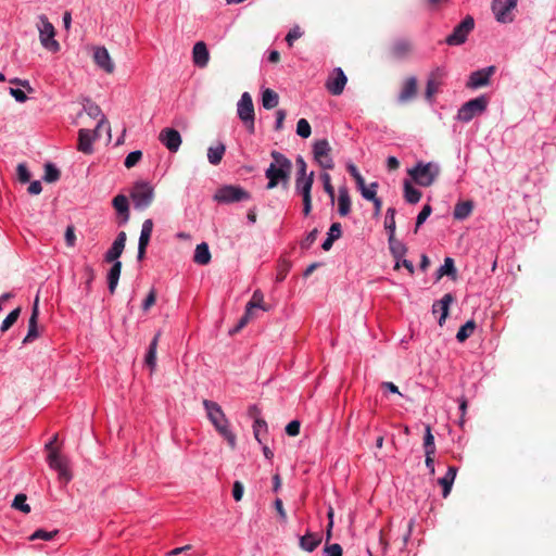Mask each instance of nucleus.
I'll list each match as a JSON object with an SVG mask.
<instances>
[{
    "mask_svg": "<svg viewBox=\"0 0 556 556\" xmlns=\"http://www.w3.org/2000/svg\"><path fill=\"white\" fill-rule=\"evenodd\" d=\"M454 301V296L451 293H446L442 296L441 300L435 301L432 304V313L440 314L439 324L441 325L448 315V306Z\"/></svg>",
    "mask_w": 556,
    "mask_h": 556,
    "instance_id": "5701e85b",
    "label": "nucleus"
},
{
    "mask_svg": "<svg viewBox=\"0 0 556 556\" xmlns=\"http://www.w3.org/2000/svg\"><path fill=\"white\" fill-rule=\"evenodd\" d=\"M254 308H261L264 312L268 311V307L264 305V294L260 289L253 292L251 300L247 303L245 306L248 313H252Z\"/></svg>",
    "mask_w": 556,
    "mask_h": 556,
    "instance_id": "e433bc0d",
    "label": "nucleus"
},
{
    "mask_svg": "<svg viewBox=\"0 0 556 556\" xmlns=\"http://www.w3.org/2000/svg\"><path fill=\"white\" fill-rule=\"evenodd\" d=\"M407 174L420 187H430L440 175V166L435 162L418 161L407 169Z\"/></svg>",
    "mask_w": 556,
    "mask_h": 556,
    "instance_id": "7ed1b4c3",
    "label": "nucleus"
},
{
    "mask_svg": "<svg viewBox=\"0 0 556 556\" xmlns=\"http://www.w3.org/2000/svg\"><path fill=\"white\" fill-rule=\"evenodd\" d=\"M317 236H318V229L317 228H314L313 230H311L306 235V237L300 242L301 249L308 250L313 245V243L315 242Z\"/></svg>",
    "mask_w": 556,
    "mask_h": 556,
    "instance_id": "4d7b16f0",
    "label": "nucleus"
},
{
    "mask_svg": "<svg viewBox=\"0 0 556 556\" xmlns=\"http://www.w3.org/2000/svg\"><path fill=\"white\" fill-rule=\"evenodd\" d=\"M130 197L135 208L146 210L153 201L154 190L149 182L139 181L134 186Z\"/></svg>",
    "mask_w": 556,
    "mask_h": 556,
    "instance_id": "1a4fd4ad",
    "label": "nucleus"
},
{
    "mask_svg": "<svg viewBox=\"0 0 556 556\" xmlns=\"http://www.w3.org/2000/svg\"><path fill=\"white\" fill-rule=\"evenodd\" d=\"M153 231V220L148 218L143 222L140 237L138 241V253H137V260L142 261L144 258L147 248L149 245L151 235Z\"/></svg>",
    "mask_w": 556,
    "mask_h": 556,
    "instance_id": "a211bd4d",
    "label": "nucleus"
},
{
    "mask_svg": "<svg viewBox=\"0 0 556 556\" xmlns=\"http://www.w3.org/2000/svg\"><path fill=\"white\" fill-rule=\"evenodd\" d=\"M37 319H38V296L35 300L31 315L28 320V332L23 339L24 344L31 343V341L38 337V327H37Z\"/></svg>",
    "mask_w": 556,
    "mask_h": 556,
    "instance_id": "393cba45",
    "label": "nucleus"
},
{
    "mask_svg": "<svg viewBox=\"0 0 556 556\" xmlns=\"http://www.w3.org/2000/svg\"><path fill=\"white\" fill-rule=\"evenodd\" d=\"M39 22L40 25L38 26V30L40 43L45 49L51 52H58L60 50V43L54 39V26L45 14L39 16Z\"/></svg>",
    "mask_w": 556,
    "mask_h": 556,
    "instance_id": "6e6552de",
    "label": "nucleus"
},
{
    "mask_svg": "<svg viewBox=\"0 0 556 556\" xmlns=\"http://www.w3.org/2000/svg\"><path fill=\"white\" fill-rule=\"evenodd\" d=\"M26 495L23 493L17 494L12 503V507L23 511L24 514L30 513V506L26 503Z\"/></svg>",
    "mask_w": 556,
    "mask_h": 556,
    "instance_id": "de8ad7c7",
    "label": "nucleus"
},
{
    "mask_svg": "<svg viewBox=\"0 0 556 556\" xmlns=\"http://www.w3.org/2000/svg\"><path fill=\"white\" fill-rule=\"evenodd\" d=\"M432 212V207L431 205L429 204H426L421 211L419 212V214L417 215V218H416V228H415V232L417 231V229L427 220V218L430 216Z\"/></svg>",
    "mask_w": 556,
    "mask_h": 556,
    "instance_id": "13d9d810",
    "label": "nucleus"
},
{
    "mask_svg": "<svg viewBox=\"0 0 556 556\" xmlns=\"http://www.w3.org/2000/svg\"><path fill=\"white\" fill-rule=\"evenodd\" d=\"M440 86L441 85L433 83L432 80H427L425 97L429 103L433 102L434 96L438 93Z\"/></svg>",
    "mask_w": 556,
    "mask_h": 556,
    "instance_id": "864d4df0",
    "label": "nucleus"
},
{
    "mask_svg": "<svg viewBox=\"0 0 556 556\" xmlns=\"http://www.w3.org/2000/svg\"><path fill=\"white\" fill-rule=\"evenodd\" d=\"M330 151L331 148L327 139H319L313 143L314 160L324 169H332L334 167Z\"/></svg>",
    "mask_w": 556,
    "mask_h": 556,
    "instance_id": "9b49d317",
    "label": "nucleus"
},
{
    "mask_svg": "<svg viewBox=\"0 0 556 556\" xmlns=\"http://www.w3.org/2000/svg\"><path fill=\"white\" fill-rule=\"evenodd\" d=\"M208 420L213 424L216 431L227 441L230 448L236 447V434L230 430L229 420L227 419L220 405L210 400L202 402Z\"/></svg>",
    "mask_w": 556,
    "mask_h": 556,
    "instance_id": "f03ea898",
    "label": "nucleus"
},
{
    "mask_svg": "<svg viewBox=\"0 0 556 556\" xmlns=\"http://www.w3.org/2000/svg\"><path fill=\"white\" fill-rule=\"evenodd\" d=\"M144 363L150 368V370L152 372L156 365L155 350H148V353L146 354V357H144Z\"/></svg>",
    "mask_w": 556,
    "mask_h": 556,
    "instance_id": "69168bd1",
    "label": "nucleus"
},
{
    "mask_svg": "<svg viewBox=\"0 0 556 556\" xmlns=\"http://www.w3.org/2000/svg\"><path fill=\"white\" fill-rule=\"evenodd\" d=\"M395 208L389 207L386 213L384 228L388 232V238L395 237Z\"/></svg>",
    "mask_w": 556,
    "mask_h": 556,
    "instance_id": "ea45409f",
    "label": "nucleus"
},
{
    "mask_svg": "<svg viewBox=\"0 0 556 556\" xmlns=\"http://www.w3.org/2000/svg\"><path fill=\"white\" fill-rule=\"evenodd\" d=\"M421 192L409 180L404 181V199L410 204H416L421 199Z\"/></svg>",
    "mask_w": 556,
    "mask_h": 556,
    "instance_id": "c9c22d12",
    "label": "nucleus"
},
{
    "mask_svg": "<svg viewBox=\"0 0 556 556\" xmlns=\"http://www.w3.org/2000/svg\"><path fill=\"white\" fill-rule=\"evenodd\" d=\"M456 473H457V468L455 466H450L447 468L445 476L438 480L439 484L442 485V488H443L442 495L444 498H446L451 493L452 485L456 478Z\"/></svg>",
    "mask_w": 556,
    "mask_h": 556,
    "instance_id": "7c9ffc66",
    "label": "nucleus"
},
{
    "mask_svg": "<svg viewBox=\"0 0 556 556\" xmlns=\"http://www.w3.org/2000/svg\"><path fill=\"white\" fill-rule=\"evenodd\" d=\"M192 60L195 66L203 68L210 61V53L203 41H198L192 49Z\"/></svg>",
    "mask_w": 556,
    "mask_h": 556,
    "instance_id": "4be33fe9",
    "label": "nucleus"
},
{
    "mask_svg": "<svg viewBox=\"0 0 556 556\" xmlns=\"http://www.w3.org/2000/svg\"><path fill=\"white\" fill-rule=\"evenodd\" d=\"M83 110L91 118H93V119L99 118L97 126H96L97 129H100L103 126H106V130L110 132L111 128H110L109 122H108L105 115L102 113L101 108L97 103L87 99L84 103Z\"/></svg>",
    "mask_w": 556,
    "mask_h": 556,
    "instance_id": "6ab92c4d",
    "label": "nucleus"
},
{
    "mask_svg": "<svg viewBox=\"0 0 556 556\" xmlns=\"http://www.w3.org/2000/svg\"><path fill=\"white\" fill-rule=\"evenodd\" d=\"M122 271V262L116 261L112 263L111 268L108 271L106 280H108V289L111 294H114L118 285V280Z\"/></svg>",
    "mask_w": 556,
    "mask_h": 556,
    "instance_id": "c85d7f7f",
    "label": "nucleus"
},
{
    "mask_svg": "<svg viewBox=\"0 0 556 556\" xmlns=\"http://www.w3.org/2000/svg\"><path fill=\"white\" fill-rule=\"evenodd\" d=\"M296 134H298V136H300L301 138H304V139H306L311 136L312 128H311L309 123L305 118H301L298 121Z\"/></svg>",
    "mask_w": 556,
    "mask_h": 556,
    "instance_id": "8fccbe9b",
    "label": "nucleus"
},
{
    "mask_svg": "<svg viewBox=\"0 0 556 556\" xmlns=\"http://www.w3.org/2000/svg\"><path fill=\"white\" fill-rule=\"evenodd\" d=\"M348 77L343 70L341 67H336L328 76L325 87L332 96H340L343 92Z\"/></svg>",
    "mask_w": 556,
    "mask_h": 556,
    "instance_id": "ddd939ff",
    "label": "nucleus"
},
{
    "mask_svg": "<svg viewBox=\"0 0 556 556\" xmlns=\"http://www.w3.org/2000/svg\"><path fill=\"white\" fill-rule=\"evenodd\" d=\"M93 60L96 64L106 73H113L114 63L111 60L110 53L106 48L98 47L93 52Z\"/></svg>",
    "mask_w": 556,
    "mask_h": 556,
    "instance_id": "412c9836",
    "label": "nucleus"
},
{
    "mask_svg": "<svg viewBox=\"0 0 556 556\" xmlns=\"http://www.w3.org/2000/svg\"><path fill=\"white\" fill-rule=\"evenodd\" d=\"M327 236L330 237L331 239H333L334 241L338 240L339 238H341L342 236V226L340 223H332L328 232H327Z\"/></svg>",
    "mask_w": 556,
    "mask_h": 556,
    "instance_id": "e2e57ef3",
    "label": "nucleus"
},
{
    "mask_svg": "<svg viewBox=\"0 0 556 556\" xmlns=\"http://www.w3.org/2000/svg\"><path fill=\"white\" fill-rule=\"evenodd\" d=\"M141 157H142V152L140 150L132 151L127 154V156L124 161V165L127 168H131L141 160Z\"/></svg>",
    "mask_w": 556,
    "mask_h": 556,
    "instance_id": "6e6d98bb",
    "label": "nucleus"
},
{
    "mask_svg": "<svg viewBox=\"0 0 556 556\" xmlns=\"http://www.w3.org/2000/svg\"><path fill=\"white\" fill-rule=\"evenodd\" d=\"M444 275L452 277L453 279L456 277V268L452 257H445L443 265H441L437 270L438 279L443 277Z\"/></svg>",
    "mask_w": 556,
    "mask_h": 556,
    "instance_id": "4c0bfd02",
    "label": "nucleus"
},
{
    "mask_svg": "<svg viewBox=\"0 0 556 556\" xmlns=\"http://www.w3.org/2000/svg\"><path fill=\"white\" fill-rule=\"evenodd\" d=\"M60 175H61V173L54 164L49 162L45 165V175H43L45 181L55 182L56 180H59Z\"/></svg>",
    "mask_w": 556,
    "mask_h": 556,
    "instance_id": "c03bdc74",
    "label": "nucleus"
},
{
    "mask_svg": "<svg viewBox=\"0 0 556 556\" xmlns=\"http://www.w3.org/2000/svg\"><path fill=\"white\" fill-rule=\"evenodd\" d=\"M302 35H303V31L301 30V28L299 26H294L293 28H291L286 36V41H287L288 46L292 47L293 42L295 40H298L299 38H301Z\"/></svg>",
    "mask_w": 556,
    "mask_h": 556,
    "instance_id": "bf43d9fd",
    "label": "nucleus"
},
{
    "mask_svg": "<svg viewBox=\"0 0 556 556\" xmlns=\"http://www.w3.org/2000/svg\"><path fill=\"white\" fill-rule=\"evenodd\" d=\"M238 117L242 121L250 134L255 130V113L253 100L249 92H243L237 104Z\"/></svg>",
    "mask_w": 556,
    "mask_h": 556,
    "instance_id": "423d86ee",
    "label": "nucleus"
},
{
    "mask_svg": "<svg viewBox=\"0 0 556 556\" xmlns=\"http://www.w3.org/2000/svg\"><path fill=\"white\" fill-rule=\"evenodd\" d=\"M126 239H127V236H126L125 231H121L117 233L112 245L104 253V262L115 263L116 261H119L118 258L121 257V255L125 249Z\"/></svg>",
    "mask_w": 556,
    "mask_h": 556,
    "instance_id": "dca6fc26",
    "label": "nucleus"
},
{
    "mask_svg": "<svg viewBox=\"0 0 556 556\" xmlns=\"http://www.w3.org/2000/svg\"><path fill=\"white\" fill-rule=\"evenodd\" d=\"M517 5V0H493L492 12L497 22L506 24L514 21L513 11Z\"/></svg>",
    "mask_w": 556,
    "mask_h": 556,
    "instance_id": "f8f14e48",
    "label": "nucleus"
},
{
    "mask_svg": "<svg viewBox=\"0 0 556 556\" xmlns=\"http://www.w3.org/2000/svg\"><path fill=\"white\" fill-rule=\"evenodd\" d=\"M476 328V324L473 320L466 321L457 331L456 338L459 342H464L467 338H469Z\"/></svg>",
    "mask_w": 556,
    "mask_h": 556,
    "instance_id": "37998d69",
    "label": "nucleus"
},
{
    "mask_svg": "<svg viewBox=\"0 0 556 556\" xmlns=\"http://www.w3.org/2000/svg\"><path fill=\"white\" fill-rule=\"evenodd\" d=\"M211 252L206 242H201L195 247L193 262L198 265H207L211 262Z\"/></svg>",
    "mask_w": 556,
    "mask_h": 556,
    "instance_id": "2f4dec72",
    "label": "nucleus"
},
{
    "mask_svg": "<svg viewBox=\"0 0 556 556\" xmlns=\"http://www.w3.org/2000/svg\"><path fill=\"white\" fill-rule=\"evenodd\" d=\"M494 72H495V67L492 65L472 72L469 75V78L466 83L467 88L478 89V88L488 86L490 83L491 76L494 74Z\"/></svg>",
    "mask_w": 556,
    "mask_h": 556,
    "instance_id": "4468645a",
    "label": "nucleus"
},
{
    "mask_svg": "<svg viewBox=\"0 0 556 556\" xmlns=\"http://www.w3.org/2000/svg\"><path fill=\"white\" fill-rule=\"evenodd\" d=\"M65 242L68 247H74L76 243V236L74 226H67L65 230Z\"/></svg>",
    "mask_w": 556,
    "mask_h": 556,
    "instance_id": "774afa93",
    "label": "nucleus"
},
{
    "mask_svg": "<svg viewBox=\"0 0 556 556\" xmlns=\"http://www.w3.org/2000/svg\"><path fill=\"white\" fill-rule=\"evenodd\" d=\"M270 156L273 162L265 170V177L268 180L266 189L268 190L276 188L279 184L287 186L292 170V162L281 152L273 150Z\"/></svg>",
    "mask_w": 556,
    "mask_h": 556,
    "instance_id": "f257e3e1",
    "label": "nucleus"
},
{
    "mask_svg": "<svg viewBox=\"0 0 556 556\" xmlns=\"http://www.w3.org/2000/svg\"><path fill=\"white\" fill-rule=\"evenodd\" d=\"M489 99L485 94H481L475 99L465 102L457 111L456 119L463 123L471 122L477 115L485 112Z\"/></svg>",
    "mask_w": 556,
    "mask_h": 556,
    "instance_id": "39448f33",
    "label": "nucleus"
},
{
    "mask_svg": "<svg viewBox=\"0 0 556 556\" xmlns=\"http://www.w3.org/2000/svg\"><path fill=\"white\" fill-rule=\"evenodd\" d=\"M320 180L323 182V187H324V190L325 192L329 195L330 198V201L331 203L334 202V197H336V192H334V188L331 184V177L328 173L324 172L320 174Z\"/></svg>",
    "mask_w": 556,
    "mask_h": 556,
    "instance_id": "49530a36",
    "label": "nucleus"
},
{
    "mask_svg": "<svg viewBox=\"0 0 556 556\" xmlns=\"http://www.w3.org/2000/svg\"><path fill=\"white\" fill-rule=\"evenodd\" d=\"M389 249L392 256L395 260L394 268H400V258H403L407 253V247L402 241L397 240L395 237L388 238Z\"/></svg>",
    "mask_w": 556,
    "mask_h": 556,
    "instance_id": "a878e982",
    "label": "nucleus"
},
{
    "mask_svg": "<svg viewBox=\"0 0 556 556\" xmlns=\"http://www.w3.org/2000/svg\"><path fill=\"white\" fill-rule=\"evenodd\" d=\"M424 447H425V455L426 454H435V444H434V437L431 433V427L428 425L426 427V433L424 437Z\"/></svg>",
    "mask_w": 556,
    "mask_h": 556,
    "instance_id": "a18cd8bd",
    "label": "nucleus"
},
{
    "mask_svg": "<svg viewBox=\"0 0 556 556\" xmlns=\"http://www.w3.org/2000/svg\"><path fill=\"white\" fill-rule=\"evenodd\" d=\"M475 28V20L471 15H467L458 25H456L453 31L445 38V42L448 46H460L466 42L468 35Z\"/></svg>",
    "mask_w": 556,
    "mask_h": 556,
    "instance_id": "9d476101",
    "label": "nucleus"
},
{
    "mask_svg": "<svg viewBox=\"0 0 556 556\" xmlns=\"http://www.w3.org/2000/svg\"><path fill=\"white\" fill-rule=\"evenodd\" d=\"M279 97L271 89H265L262 93V104L266 110L274 109L278 105Z\"/></svg>",
    "mask_w": 556,
    "mask_h": 556,
    "instance_id": "58836bf2",
    "label": "nucleus"
},
{
    "mask_svg": "<svg viewBox=\"0 0 556 556\" xmlns=\"http://www.w3.org/2000/svg\"><path fill=\"white\" fill-rule=\"evenodd\" d=\"M321 542V538L316 533H306L300 538V547L305 552L312 553Z\"/></svg>",
    "mask_w": 556,
    "mask_h": 556,
    "instance_id": "72a5a7b5",
    "label": "nucleus"
},
{
    "mask_svg": "<svg viewBox=\"0 0 556 556\" xmlns=\"http://www.w3.org/2000/svg\"><path fill=\"white\" fill-rule=\"evenodd\" d=\"M160 142L170 152H177L181 146V136L175 128L166 127L159 135Z\"/></svg>",
    "mask_w": 556,
    "mask_h": 556,
    "instance_id": "2eb2a0df",
    "label": "nucleus"
},
{
    "mask_svg": "<svg viewBox=\"0 0 556 556\" xmlns=\"http://www.w3.org/2000/svg\"><path fill=\"white\" fill-rule=\"evenodd\" d=\"M113 207L118 214V225H126L129 220V203L124 194H117L112 201Z\"/></svg>",
    "mask_w": 556,
    "mask_h": 556,
    "instance_id": "aec40b11",
    "label": "nucleus"
},
{
    "mask_svg": "<svg viewBox=\"0 0 556 556\" xmlns=\"http://www.w3.org/2000/svg\"><path fill=\"white\" fill-rule=\"evenodd\" d=\"M99 129L89 130L81 128L78 131V151L85 154H91L93 152V141L99 137Z\"/></svg>",
    "mask_w": 556,
    "mask_h": 556,
    "instance_id": "f3484780",
    "label": "nucleus"
},
{
    "mask_svg": "<svg viewBox=\"0 0 556 556\" xmlns=\"http://www.w3.org/2000/svg\"><path fill=\"white\" fill-rule=\"evenodd\" d=\"M225 151L226 146L222 142L217 143L214 147H210L207 149V161L210 162V164L218 165L223 160Z\"/></svg>",
    "mask_w": 556,
    "mask_h": 556,
    "instance_id": "f704fd0d",
    "label": "nucleus"
},
{
    "mask_svg": "<svg viewBox=\"0 0 556 556\" xmlns=\"http://www.w3.org/2000/svg\"><path fill=\"white\" fill-rule=\"evenodd\" d=\"M296 165V175L295 178L308 177L309 173H307V165L302 155H298L295 159Z\"/></svg>",
    "mask_w": 556,
    "mask_h": 556,
    "instance_id": "603ef678",
    "label": "nucleus"
},
{
    "mask_svg": "<svg viewBox=\"0 0 556 556\" xmlns=\"http://www.w3.org/2000/svg\"><path fill=\"white\" fill-rule=\"evenodd\" d=\"M358 190L362 193V197L365 200L371 201L377 197V188L378 182H371L368 187L365 185V180H363L362 185H357Z\"/></svg>",
    "mask_w": 556,
    "mask_h": 556,
    "instance_id": "a19ab883",
    "label": "nucleus"
},
{
    "mask_svg": "<svg viewBox=\"0 0 556 556\" xmlns=\"http://www.w3.org/2000/svg\"><path fill=\"white\" fill-rule=\"evenodd\" d=\"M251 194L243 189L240 186H233V185H226L220 187L215 195L214 199L218 203H235V202H241V201H248L250 200Z\"/></svg>",
    "mask_w": 556,
    "mask_h": 556,
    "instance_id": "0eeeda50",
    "label": "nucleus"
},
{
    "mask_svg": "<svg viewBox=\"0 0 556 556\" xmlns=\"http://www.w3.org/2000/svg\"><path fill=\"white\" fill-rule=\"evenodd\" d=\"M58 534V531L54 530V531H46V530H42V529H38L36 530L30 536H29V540L30 541H34V540H46V541H50L52 540L55 535Z\"/></svg>",
    "mask_w": 556,
    "mask_h": 556,
    "instance_id": "3c124183",
    "label": "nucleus"
},
{
    "mask_svg": "<svg viewBox=\"0 0 556 556\" xmlns=\"http://www.w3.org/2000/svg\"><path fill=\"white\" fill-rule=\"evenodd\" d=\"M351 197L349 193V189L343 186L339 188V195H338V213L340 216H348L351 212Z\"/></svg>",
    "mask_w": 556,
    "mask_h": 556,
    "instance_id": "cd10ccee",
    "label": "nucleus"
},
{
    "mask_svg": "<svg viewBox=\"0 0 556 556\" xmlns=\"http://www.w3.org/2000/svg\"><path fill=\"white\" fill-rule=\"evenodd\" d=\"M56 440L58 434H54L53 438L46 444V450L49 451L47 460L49 466L58 471L59 479L67 483L72 480L73 476L67 468V459L61 456L58 450L53 447Z\"/></svg>",
    "mask_w": 556,
    "mask_h": 556,
    "instance_id": "20e7f679",
    "label": "nucleus"
},
{
    "mask_svg": "<svg viewBox=\"0 0 556 556\" xmlns=\"http://www.w3.org/2000/svg\"><path fill=\"white\" fill-rule=\"evenodd\" d=\"M473 202L471 200L458 201L453 211V217L457 220L467 219L473 211Z\"/></svg>",
    "mask_w": 556,
    "mask_h": 556,
    "instance_id": "c756f323",
    "label": "nucleus"
},
{
    "mask_svg": "<svg viewBox=\"0 0 556 556\" xmlns=\"http://www.w3.org/2000/svg\"><path fill=\"white\" fill-rule=\"evenodd\" d=\"M17 176L21 182H27L30 180V172L25 164L17 165Z\"/></svg>",
    "mask_w": 556,
    "mask_h": 556,
    "instance_id": "0e129e2a",
    "label": "nucleus"
},
{
    "mask_svg": "<svg viewBox=\"0 0 556 556\" xmlns=\"http://www.w3.org/2000/svg\"><path fill=\"white\" fill-rule=\"evenodd\" d=\"M314 184V172L308 177L295 178V193L302 198L312 197V187Z\"/></svg>",
    "mask_w": 556,
    "mask_h": 556,
    "instance_id": "bb28decb",
    "label": "nucleus"
},
{
    "mask_svg": "<svg viewBox=\"0 0 556 556\" xmlns=\"http://www.w3.org/2000/svg\"><path fill=\"white\" fill-rule=\"evenodd\" d=\"M155 301H156V291L154 288H152L142 302V309L144 312L149 311L151 308V306L154 305Z\"/></svg>",
    "mask_w": 556,
    "mask_h": 556,
    "instance_id": "052dcab7",
    "label": "nucleus"
},
{
    "mask_svg": "<svg viewBox=\"0 0 556 556\" xmlns=\"http://www.w3.org/2000/svg\"><path fill=\"white\" fill-rule=\"evenodd\" d=\"M262 430L267 431V424L264 419L256 418L253 424V432L258 443H262Z\"/></svg>",
    "mask_w": 556,
    "mask_h": 556,
    "instance_id": "5fc2aeb1",
    "label": "nucleus"
},
{
    "mask_svg": "<svg viewBox=\"0 0 556 556\" xmlns=\"http://www.w3.org/2000/svg\"><path fill=\"white\" fill-rule=\"evenodd\" d=\"M417 93V78L415 76L408 77L399 93L397 100L402 103L408 102L415 98Z\"/></svg>",
    "mask_w": 556,
    "mask_h": 556,
    "instance_id": "b1692460",
    "label": "nucleus"
},
{
    "mask_svg": "<svg viewBox=\"0 0 556 556\" xmlns=\"http://www.w3.org/2000/svg\"><path fill=\"white\" fill-rule=\"evenodd\" d=\"M300 427H301L300 421L292 420L287 425L286 432L290 437H295L300 433Z\"/></svg>",
    "mask_w": 556,
    "mask_h": 556,
    "instance_id": "338daca9",
    "label": "nucleus"
},
{
    "mask_svg": "<svg viewBox=\"0 0 556 556\" xmlns=\"http://www.w3.org/2000/svg\"><path fill=\"white\" fill-rule=\"evenodd\" d=\"M324 553L325 556H342V547L338 543L326 545Z\"/></svg>",
    "mask_w": 556,
    "mask_h": 556,
    "instance_id": "680f3d73",
    "label": "nucleus"
},
{
    "mask_svg": "<svg viewBox=\"0 0 556 556\" xmlns=\"http://www.w3.org/2000/svg\"><path fill=\"white\" fill-rule=\"evenodd\" d=\"M446 75V68L444 66H438L430 72L427 80H432L433 83L442 85V81Z\"/></svg>",
    "mask_w": 556,
    "mask_h": 556,
    "instance_id": "09e8293b",
    "label": "nucleus"
},
{
    "mask_svg": "<svg viewBox=\"0 0 556 556\" xmlns=\"http://www.w3.org/2000/svg\"><path fill=\"white\" fill-rule=\"evenodd\" d=\"M20 314H21L20 307H16L12 312H10L7 315V317L3 319V321L0 326L1 332H5L7 330H9L16 323V320L20 317Z\"/></svg>",
    "mask_w": 556,
    "mask_h": 556,
    "instance_id": "79ce46f5",
    "label": "nucleus"
},
{
    "mask_svg": "<svg viewBox=\"0 0 556 556\" xmlns=\"http://www.w3.org/2000/svg\"><path fill=\"white\" fill-rule=\"evenodd\" d=\"M412 51V45L406 39H397L391 48V53L396 59H405Z\"/></svg>",
    "mask_w": 556,
    "mask_h": 556,
    "instance_id": "473e14b6",
    "label": "nucleus"
}]
</instances>
